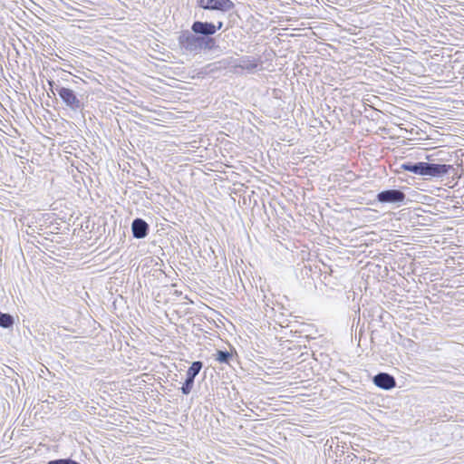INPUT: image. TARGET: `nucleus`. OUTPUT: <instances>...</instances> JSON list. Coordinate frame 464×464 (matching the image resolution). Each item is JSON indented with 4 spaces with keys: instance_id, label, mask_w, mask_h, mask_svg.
<instances>
[{
    "instance_id": "3",
    "label": "nucleus",
    "mask_w": 464,
    "mask_h": 464,
    "mask_svg": "<svg viewBox=\"0 0 464 464\" xmlns=\"http://www.w3.org/2000/svg\"><path fill=\"white\" fill-rule=\"evenodd\" d=\"M56 92L65 108L72 111L83 110L84 103L73 90L67 87H58L56 88Z\"/></svg>"
},
{
    "instance_id": "15",
    "label": "nucleus",
    "mask_w": 464,
    "mask_h": 464,
    "mask_svg": "<svg viewBox=\"0 0 464 464\" xmlns=\"http://www.w3.org/2000/svg\"><path fill=\"white\" fill-rule=\"evenodd\" d=\"M14 321H0V326L3 328H10Z\"/></svg>"
},
{
    "instance_id": "19",
    "label": "nucleus",
    "mask_w": 464,
    "mask_h": 464,
    "mask_svg": "<svg viewBox=\"0 0 464 464\" xmlns=\"http://www.w3.org/2000/svg\"><path fill=\"white\" fill-rule=\"evenodd\" d=\"M365 311H366V309H363V312H362V317H363L364 319L366 318Z\"/></svg>"
},
{
    "instance_id": "18",
    "label": "nucleus",
    "mask_w": 464,
    "mask_h": 464,
    "mask_svg": "<svg viewBox=\"0 0 464 464\" xmlns=\"http://www.w3.org/2000/svg\"><path fill=\"white\" fill-rule=\"evenodd\" d=\"M223 26V22L219 21L218 22V24L216 25L217 31L220 30Z\"/></svg>"
},
{
    "instance_id": "8",
    "label": "nucleus",
    "mask_w": 464,
    "mask_h": 464,
    "mask_svg": "<svg viewBox=\"0 0 464 464\" xmlns=\"http://www.w3.org/2000/svg\"><path fill=\"white\" fill-rule=\"evenodd\" d=\"M201 368L202 363L200 362H194L192 365L188 368L187 372L186 382L181 388L182 392L184 394H188L191 392L194 383V378L198 374Z\"/></svg>"
},
{
    "instance_id": "14",
    "label": "nucleus",
    "mask_w": 464,
    "mask_h": 464,
    "mask_svg": "<svg viewBox=\"0 0 464 464\" xmlns=\"http://www.w3.org/2000/svg\"><path fill=\"white\" fill-rule=\"evenodd\" d=\"M73 460L71 459H57V460H51L48 462V464H72Z\"/></svg>"
},
{
    "instance_id": "7",
    "label": "nucleus",
    "mask_w": 464,
    "mask_h": 464,
    "mask_svg": "<svg viewBox=\"0 0 464 464\" xmlns=\"http://www.w3.org/2000/svg\"><path fill=\"white\" fill-rule=\"evenodd\" d=\"M263 313L264 316L268 319L291 315V312L288 309L285 308L281 304L274 302H272V305L268 303L266 304Z\"/></svg>"
},
{
    "instance_id": "5",
    "label": "nucleus",
    "mask_w": 464,
    "mask_h": 464,
    "mask_svg": "<svg viewBox=\"0 0 464 464\" xmlns=\"http://www.w3.org/2000/svg\"><path fill=\"white\" fill-rule=\"evenodd\" d=\"M197 4L202 9L223 13L229 12L235 7L231 0H197Z\"/></svg>"
},
{
    "instance_id": "4",
    "label": "nucleus",
    "mask_w": 464,
    "mask_h": 464,
    "mask_svg": "<svg viewBox=\"0 0 464 464\" xmlns=\"http://www.w3.org/2000/svg\"><path fill=\"white\" fill-rule=\"evenodd\" d=\"M405 198V193L396 188L382 190L376 195V200L382 204H401Z\"/></svg>"
},
{
    "instance_id": "6",
    "label": "nucleus",
    "mask_w": 464,
    "mask_h": 464,
    "mask_svg": "<svg viewBox=\"0 0 464 464\" xmlns=\"http://www.w3.org/2000/svg\"><path fill=\"white\" fill-rule=\"evenodd\" d=\"M193 33L197 34L199 37L212 38L211 36L216 34V24L210 22L195 21L191 25Z\"/></svg>"
},
{
    "instance_id": "16",
    "label": "nucleus",
    "mask_w": 464,
    "mask_h": 464,
    "mask_svg": "<svg viewBox=\"0 0 464 464\" xmlns=\"http://www.w3.org/2000/svg\"><path fill=\"white\" fill-rule=\"evenodd\" d=\"M376 312H378L379 314L376 315L378 319L380 320H382L384 319V314H383V312L381 308H378L376 307Z\"/></svg>"
},
{
    "instance_id": "2",
    "label": "nucleus",
    "mask_w": 464,
    "mask_h": 464,
    "mask_svg": "<svg viewBox=\"0 0 464 464\" xmlns=\"http://www.w3.org/2000/svg\"><path fill=\"white\" fill-rule=\"evenodd\" d=\"M401 169L420 176H429L432 178H441L453 169L452 165L438 164L424 161L403 162Z\"/></svg>"
},
{
    "instance_id": "11",
    "label": "nucleus",
    "mask_w": 464,
    "mask_h": 464,
    "mask_svg": "<svg viewBox=\"0 0 464 464\" xmlns=\"http://www.w3.org/2000/svg\"><path fill=\"white\" fill-rule=\"evenodd\" d=\"M373 383L382 390H392L396 386L395 379L385 372L378 373L373 377Z\"/></svg>"
},
{
    "instance_id": "12",
    "label": "nucleus",
    "mask_w": 464,
    "mask_h": 464,
    "mask_svg": "<svg viewBox=\"0 0 464 464\" xmlns=\"http://www.w3.org/2000/svg\"><path fill=\"white\" fill-rule=\"evenodd\" d=\"M231 354L227 352L218 351L216 360L219 362H227Z\"/></svg>"
},
{
    "instance_id": "17",
    "label": "nucleus",
    "mask_w": 464,
    "mask_h": 464,
    "mask_svg": "<svg viewBox=\"0 0 464 464\" xmlns=\"http://www.w3.org/2000/svg\"><path fill=\"white\" fill-rule=\"evenodd\" d=\"M0 319H14V318L9 314H4V313L0 312Z\"/></svg>"
},
{
    "instance_id": "13",
    "label": "nucleus",
    "mask_w": 464,
    "mask_h": 464,
    "mask_svg": "<svg viewBox=\"0 0 464 464\" xmlns=\"http://www.w3.org/2000/svg\"><path fill=\"white\" fill-rule=\"evenodd\" d=\"M48 85H49L50 92L53 95H55L57 93L56 88L63 87L62 85L55 83L53 80L48 81Z\"/></svg>"
},
{
    "instance_id": "1",
    "label": "nucleus",
    "mask_w": 464,
    "mask_h": 464,
    "mask_svg": "<svg viewBox=\"0 0 464 464\" xmlns=\"http://www.w3.org/2000/svg\"><path fill=\"white\" fill-rule=\"evenodd\" d=\"M178 44L183 53H200L203 50H212L214 38L199 37L192 30H183L178 37Z\"/></svg>"
},
{
    "instance_id": "10",
    "label": "nucleus",
    "mask_w": 464,
    "mask_h": 464,
    "mask_svg": "<svg viewBox=\"0 0 464 464\" xmlns=\"http://www.w3.org/2000/svg\"><path fill=\"white\" fill-rule=\"evenodd\" d=\"M261 65V62L258 59H255L250 56H242L238 58L235 63L236 68L246 70L249 72H255Z\"/></svg>"
},
{
    "instance_id": "9",
    "label": "nucleus",
    "mask_w": 464,
    "mask_h": 464,
    "mask_svg": "<svg viewBox=\"0 0 464 464\" xmlns=\"http://www.w3.org/2000/svg\"><path fill=\"white\" fill-rule=\"evenodd\" d=\"M150 231L149 224L140 218H136L131 223V232L134 238H145Z\"/></svg>"
}]
</instances>
